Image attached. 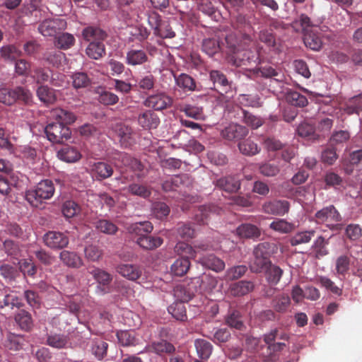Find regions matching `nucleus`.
<instances>
[{
    "label": "nucleus",
    "instance_id": "53",
    "mask_svg": "<svg viewBox=\"0 0 362 362\" xmlns=\"http://www.w3.org/2000/svg\"><path fill=\"white\" fill-rule=\"evenodd\" d=\"M89 273L93 275L98 284L103 286L108 285L112 280V276L110 274L99 268H94Z\"/></svg>",
    "mask_w": 362,
    "mask_h": 362
},
{
    "label": "nucleus",
    "instance_id": "25",
    "mask_svg": "<svg viewBox=\"0 0 362 362\" xmlns=\"http://www.w3.org/2000/svg\"><path fill=\"white\" fill-rule=\"evenodd\" d=\"M14 319L21 329L25 332H30L34 327L32 315L25 310H20L15 315Z\"/></svg>",
    "mask_w": 362,
    "mask_h": 362
},
{
    "label": "nucleus",
    "instance_id": "1",
    "mask_svg": "<svg viewBox=\"0 0 362 362\" xmlns=\"http://www.w3.org/2000/svg\"><path fill=\"white\" fill-rule=\"evenodd\" d=\"M276 249V247L274 243L268 242L257 245L253 249L252 258L249 264L250 271L252 273L259 274L267 269L272 263L270 258Z\"/></svg>",
    "mask_w": 362,
    "mask_h": 362
},
{
    "label": "nucleus",
    "instance_id": "10",
    "mask_svg": "<svg viewBox=\"0 0 362 362\" xmlns=\"http://www.w3.org/2000/svg\"><path fill=\"white\" fill-rule=\"evenodd\" d=\"M115 132L121 145L125 148L134 145L136 141L137 134L132 127L124 124H117L115 127Z\"/></svg>",
    "mask_w": 362,
    "mask_h": 362
},
{
    "label": "nucleus",
    "instance_id": "9",
    "mask_svg": "<svg viewBox=\"0 0 362 362\" xmlns=\"http://www.w3.org/2000/svg\"><path fill=\"white\" fill-rule=\"evenodd\" d=\"M248 133L249 130L246 127L231 123L221 132V136L226 140L238 141L245 139Z\"/></svg>",
    "mask_w": 362,
    "mask_h": 362
},
{
    "label": "nucleus",
    "instance_id": "63",
    "mask_svg": "<svg viewBox=\"0 0 362 362\" xmlns=\"http://www.w3.org/2000/svg\"><path fill=\"white\" fill-rule=\"evenodd\" d=\"M286 100L294 106L305 107L308 104L307 98L297 91L288 93Z\"/></svg>",
    "mask_w": 362,
    "mask_h": 362
},
{
    "label": "nucleus",
    "instance_id": "44",
    "mask_svg": "<svg viewBox=\"0 0 362 362\" xmlns=\"http://www.w3.org/2000/svg\"><path fill=\"white\" fill-rule=\"evenodd\" d=\"M202 49L209 56H214L220 50L218 40L216 37L204 38L202 41Z\"/></svg>",
    "mask_w": 362,
    "mask_h": 362
},
{
    "label": "nucleus",
    "instance_id": "39",
    "mask_svg": "<svg viewBox=\"0 0 362 362\" xmlns=\"http://www.w3.org/2000/svg\"><path fill=\"white\" fill-rule=\"evenodd\" d=\"M204 336L211 339L216 345L221 346L222 344H225L230 340L231 333L228 328L221 327L216 329L212 336Z\"/></svg>",
    "mask_w": 362,
    "mask_h": 362
},
{
    "label": "nucleus",
    "instance_id": "30",
    "mask_svg": "<svg viewBox=\"0 0 362 362\" xmlns=\"http://www.w3.org/2000/svg\"><path fill=\"white\" fill-rule=\"evenodd\" d=\"M315 217L318 222L323 223L325 221H339L340 215L334 206H329L318 211Z\"/></svg>",
    "mask_w": 362,
    "mask_h": 362
},
{
    "label": "nucleus",
    "instance_id": "16",
    "mask_svg": "<svg viewBox=\"0 0 362 362\" xmlns=\"http://www.w3.org/2000/svg\"><path fill=\"white\" fill-rule=\"evenodd\" d=\"M255 78L263 77L266 78H273L274 80L281 82L284 79V75L271 66H264L251 70Z\"/></svg>",
    "mask_w": 362,
    "mask_h": 362
},
{
    "label": "nucleus",
    "instance_id": "18",
    "mask_svg": "<svg viewBox=\"0 0 362 362\" xmlns=\"http://www.w3.org/2000/svg\"><path fill=\"white\" fill-rule=\"evenodd\" d=\"M218 281L216 278L209 274H203L192 279V284H194L200 291L211 292L217 286Z\"/></svg>",
    "mask_w": 362,
    "mask_h": 362
},
{
    "label": "nucleus",
    "instance_id": "27",
    "mask_svg": "<svg viewBox=\"0 0 362 362\" xmlns=\"http://www.w3.org/2000/svg\"><path fill=\"white\" fill-rule=\"evenodd\" d=\"M69 337L68 335L50 332L47 334L46 344L55 349L66 348L69 344Z\"/></svg>",
    "mask_w": 362,
    "mask_h": 362
},
{
    "label": "nucleus",
    "instance_id": "41",
    "mask_svg": "<svg viewBox=\"0 0 362 362\" xmlns=\"http://www.w3.org/2000/svg\"><path fill=\"white\" fill-rule=\"evenodd\" d=\"M44 59L54 66L59 67L65 64L66 55L62 51L52 50L45 54Z\"/></svg>",
    "mask_w": 362,
    "mask_h": 362
},
{
    "label": "nucleus",
    "instance_id": "45",
    "mask_svg": "<svg viewBox=\"0 0 362 362\" xmlns=\"http://www.w3.org/2000/svg\"><path fill=\"white\" fill-rule=\"evenodd\" d=\"M269 228L281 233H289L294 230L295 226L285 219L277 218L270 223Z\"/></svg>",
    "mask_w": 362,
    "mask_h": 362
},
{
    "label": "nucleus",
    "instance_id": "11",
    "mask_svg": "<svg viewBox=\"0 0 362 362\" xmlns=\"http://www.w3.org/2000/svg\"><path fill=\"white\" fill-rule=\"evenodd\" d=\"M43 240L45 244L52 249H62L69 243V239L65 233L54 230L46 233L43 236Z\"/></svg>",
    "mask_w": 362,
    "mask_h": 362
},
{
    "label": "nucleus",
    "instance_id": "37",
    "mask_svg": "<svg viewBox=\"0 0 362 362\" xmlns=\"http://www.w3.org/2000/svg\"><path fill=\"white\" fill-rule=\"evenodd\" d=\"M60 259L66 266L74 268H78L83 264L82 259L74 252L63 250L59 255Z\"/></svg>",
    "mask_w": 362,
    "mask_h": 362
},
{
    "label": "nucleus",
    "instance_id": "42",
    "mask_svg": "<svg viewBox=\"0 0 362 362\" xmlns=\"http://www.w3.org/2000/svg\"><path fill=\"white\" fill-rule=\"evenodd\" d=\"M190 267V262L187 258H179L171 265V272L178 276H182L187 274Z\"/></svg>",
    "mask_w": 362,
    "mask_h": 362
},
{
    "label": "nucleus",
    "instance_id": "13",
    "mask_svg": "<svg viewBox=\"0 0 362 362\" xmlns=\"http://www.w3.org/2000/svg\"><path fill=\"white\" fill-rule=\"evenodd\" d=\"M148 61V53L143 49L132 47L126 53L125 63L129 66H142Z\"/></svg>",
    "mask_w": 362,
    "mask_h": 362
},
{
    "label": "nucleus",
    "instance_id": "29",
    "mask_svg": "<svg viewBox=\"0 0 362 362\" xmlns=\"http://www.w3.org/2000/svg\"><path fill=\"white\" fill-rule=\"evenodd\" d=\"M30 76L35 83L41 86L49 82L51 77V69L47 67L33 66Z\"/></svg>",
    "mask_w": 362,
    "mask_h": 362
},
{
    "label": "nucleus",
    "instance_id": "20",
    "mask_svg": "<svg viewBox=\"0 0 362 362\" xmlns=\"http://www.w3.org/2000/svg\"><path fill=\"white\" fill-rule=\"evenodd\" d=\"M135 243L144 250H153L163 244V240L159 236H153L151 235L150 233H146L144 236L136 238Z\"/></svg>",
    "mask_w": 362,
    "mask_h": 362
},
{
    "label": "nucleus",
    "instance_id": "46",
    "mask_svg": "<svg viewBox=\"0 0 362 362\" xmlns=\"http://www.w3.org/2000/svg\"><path fill=\"white\" fill-rule=\"evenodd\" d=\"M175 252L182 258H194L196 257V250L189 245L185 242H179L174 247Z\"/></svg>",
    "mask_w": 362,
    "mask_h": 362
},
{
    "label": "nucleus",
    "instance_id": "60",
    "mask_svg": "<svg viewBox=\"0 0 362 362\" xmlns=\"http://www.w3.org/2000/svg\"><path fill=\"white\" fill-rule=\"evenodd\" d=\"M127 190L132 194L139 196L144 199L149 197L151 194V189L148 187L136 183L129 185L127 187Z\"/></svg>",
    "mask_w": 362,
    "mask_h": 362
},
{
    "label": "nucleus",
    "instance_id": "8",
    "mask_svg": "<svg viewBox=\"0 0 362 362\" xmlns=\"http://www.w3.org/2000/svg\"><path fill=\"white\" fill-rule=\"evenodd\" d=\"M66 21L59 18H47L38 26L39 32L45 37H53L61 30L66 28Z\"/></svg>",
    "mask_w": 362,
    "mask_h": 362
},
{
    "label": "nucleus",
    "instance_id": "64",
    "mask_svg": "<svg viewBox=\"0 0 362 362\" xmlns=\"http://www.w3.org/2000/svg\"><path fill=\"white\" fill-rule=\"evenodd\" d=\"M95 227L101 233L108 235H114L118 230V228L115 224L106 219H102L97 221Z\"/></svg>",
    "mask_w": 362,
    "mask_h": 362
},
{
    "label": "nucleus",
    "instance_id": "12",
    "mask_svg": "<svg viewBox=\"0 0 362 362\" xmlns=\"http://www.w3.org/2000/svg\"><path fill=\"white\" fill-rule=\"evenodd\" d=\"M290 204L286 200H272L266 202L262 204V211L267 214L274 216H284L288 213Z\"/></svg>",
    "mask_w": 362,
    "mask_h": 362
},
{
    "label": "nucleus",
    "instance_id": "21",
    "mask_svg": "<svg viewBox=\"0 0 362 362\" xmlns=\"http://www.w3.org/2000/svg\"><path fill=\"white\" fill-rule=\"evenodd\" d=\"M153 229L152 223L149 221L136 222L128 226L127 230L132 235L134 240L146 233H151Z\"/></svg>",
    "mask_w": 362,
    "mask_h": 362
},
{
    "label": "nucleus",
    "instance_id": "40",
    "mask_svg": "<svg viewBox=\"0 0 362 362\" xmlns=\"http://www.w3.org/2000/svg\"><path fill=\"white\" fill-rule=\"evenodd\" d=\"M263 272L265 274L267 281L273 285H276L280 281L284 273L283 270L279 266L273 264L272 263H271L269 267L264 270Z\"/></svg>",
    "mask_w": 362,
    "mask_h": 362
},
{
    "label": "nucleus",
    "instance_id": "52",
    "mask_svg": "<svg viewBox=\"0 0 362 362\" xmlns=\"http://www.w3.org/2000/svg\"><path fill=\"white\" fill-rule=\"evenodd\" d=\"M238 148L240 151L245 156H252L259 153V148L257 144L250 139L245 140L239 143Z\"/></svg>",
    "mask_w": 362,
    "mask_h": 362
},
{
    "label": "nucleus",
    "instance_id": "54",
    "mask_svg": "<svg viewBox=\"0 0 362 362\" xmlns=\"http://www.w3.org/2000/svg\"><path fill=\"white\" fill-rule=\"evenodd\" d=\"M117 337L119 343L123 346H135L136 344V339L133 332H117Z\"/></svg>",
    "mask_w": 362,
    "mask_h": 362
},
{
    "label": "nucleus",
    "instance_id": "48",
    "mask_svg": "<svg viewBox=\"0 0 362 362\" xmlns=\"http://www.w3.org/2000/svg\"><path fill=\"white\" fill-rule=\"evenodd\" d=\"M98 101L104 105H113L118 103L119 97L107 90L100 88L97 90Z\"/></svg>",
    "mask_w": 362,
    "mask_h": 362
},
{
    "label": "nucleus",
    "instance_id": "49",
    "mask_svg": "<svg viewBox=\"0 0 362 362\" xmlns=\"http://www.w3.org/2000/svg\"><path fill=\"white\" fill-rule=\"evenodd\" d=\"M149 349L157 354H162L173 352L175 347L172 344L165 340H160L153 342L149 346Z\"/></svg>",
    "mask_w": 362,
    "mask_h": 362
},
{
    "label": "nucleus",
    "instance_id": "6",
    "mask_svg": "<svg viewBox=\"0 0 362 362\" xmlns=\"http://www.w3.org/2000/svg\"><path fill=\"white\" fill-rule=\"evenodd\" d=\"M47 139L54 144H59L67 140L71 136V130L68 126L58 122L49 123L45 128Z\"/></svg>",
    "mask_w": 362,
    "mask_h": 362
},
{
    "label": "nucleus",
    "instance_id": "50",
    "mask_svg": "<svg viewBox=\"0 0 362 362\" xmlns=\"http://www.w3.org/2000/svg\"><path fill=\"white\" fill-rule=\"evenodd\" d=\"M72 85L74 88L79 89L88 87L90 84V79L84 72H76L71 76Z\"/></svg>",
    "mask_w": 362,
    "mask_h": 362
},
{
    "label": "nucleus",
    "instance_id": "43",
    "mask_svg": "<svg viewBox=\"0 0 362 362\" xmlns=\"http://www.w3.org/2000/svg\"><path fill=\"white\" fill-rule=\"evenodd\" d=\"M291 304V299L287 294H280L276 296L272 302L273 308L276 312L285 313Z\"/></svg>",
    "mask_w": 362,
    "mask_h": 362
},
{
    "label": "nucleus",
    "instance_id": "61",
    "mask_svg": "<svg viewBox=\"0 0 362 362\" xmlns=\"http://www.w3.org/2000/svg\"><path fill=\"white\" fill-rule=\"evenodd\" d=\"M197 9L204 15L211 16L216 12V8L211 0H194Z\"/></svg>",
    "mask_w": 362,
    "mask_h": 362
},
{
    "label": "nucleus",
    "instance_id": "28",
    "mask_svg": "<svg viewBox=\"0 0 362 362\" xmlns=\"http://www.w3.org/2000/svg\"><path fill=\"white\" fill-rule=\"evenodd\" d=\"M303 41L305 45L313 51H319L322 47V41L316 28L306 31L304 33Z\"/></svg>",
    "mask_w": 362,
    "mask_h": 362
},
{
    "label": "nucleus",
    "instance_id": "5",
    "mask_svg": "<svg viewBox=\"0 0 362 362\" xmlns=\"http://www.w3.org/2000/svg\"><path fill=\"white\" fill-rule=\"evenodd\" d=\"M210 81L213 83L214 89L221 95H225L226 100L233 96L232 82L229 81L226 76L221 71L211 70L209 72Z\"/></svg>",
    "mask_w": 362,
    "mask_h": 362
},
{
    "label": "nucleus",
    "instance_id": "26",
    "mask_svg": "<svg viewBox=\"0 0 362 362\" xmlns=\"http://www.w3.org/2000/svg\"><path fill=\"white\" fill-rule=\"evenodd\" d=\"M83 38L88 42L104 41L106 33L98 26H88L82 31Z\"/></svg>",
    "mask_w": 362,
    "mask_h": 362
},
{
    "label": "nucleus",
    "instance_id": "38",
    "mask_svg": "<svg viewBox=\"0 0 362 362\" xmlns=\"http://www.w3.org/2000/svg\"><path fill=\"white\" fill-rule=\"evenodd\" d=\"M168 313L177 320L182 322L187 320V309L185 303L175 302L168 308Z\"/></svg>",
    "mask_w": 362,
    "mask_h": 362
},
{
    "label": "nucleus",
    "instance_id": "3",
    "mask_svg": "<svg viewBox=\"0 0 362 362\" xmlns=\"http://www.w3.org/2000/svg\"><path fill=\"white\" fill-rule=\"evenodd\" d=\"M231 35L227 36L226 40L228 45L233 48L232 61L233 64L236 66L250 65L252 63H256L259 57L257 52L251 49L242 48L241 45L237 42L235 43L230 42Z\"/></svg>",
    "mask_w": 362,
    "mask_h": 362
},
{
    "label": "nucleus",
    "instance_id": "34",
    "mask_svg": "<svg viewBox=\"0 0 362 362\" xmlns=\"http://www.w3.org/2000/svg\"><path fill=\"white\" fill-rule=\"evenodd\" d=\"M52 116L57 122L65 126L74 123L76 119L73 112L61 108L54 110Z\"/></svg>",
    "mask_w": 362,
    "mask_h": 362
},
{
    "label": "nucleus",
    "instance_id": "17",
    "mask_svg": "<svg viewBox=\"0 0 362 362\" xmlns=\"http://www.w3.org/2000/svg\"><path fill=\"white\" fill-rule=\"evenodd\" d=\"M22 306L23 303L21 299L9 288H6L4 291L0 293V308L8 307L13 309Z\"/></svg>",
    "mask_w": 362,
    "mask_h": 362
},
{
    "label": "nucleus",
    "instance_id": "23",
    "mask_svg": "<svg viewBox=\"0 0 362 362\" xmlns=\"http://www.w3.org/2000/svg\"><path fill=\"white\" fill-rule=\"evenodd\" d=\"M194 345L200 359L207 361L210 358L214 351V346L210 341L204 339H197L194 341Z\"/></svg>",
    "mask_w": 362,
    "mask_h": 362
},
{
    "label": "nucleus",
    "instance_id": "7",
    "mask_svg": "<svg viewBox=\"0 0 362 362\" xmlns=\"http://www.w3.org/2000/svg\"><path fill=\"white\" fill-rule=\"evenodd\" d=\"M173 100L163 91H158L148 95L144 101V105L148 108L156 111H162L170 107Z\"/></svg>",
    "mask_w": 362,
    "mask_h": 362
},
{
    "label": "nucleus",
    "instance_id": "32",
    "mask_svg": "<svg viewBox=\"0 0 362 362\" xmlns=\"http://www.w3.org/2000/svg\"><path fill=\"white\" fill-rule=\"evenodd\" d=\"M254 288V284L250 281H240L230 286V293L233 296H242L247 294Z\"/></svg>",
    "mask_w": 362,
    "mask_h": 362
},
{
    "label": "nucleus",
    "instance_id": "36",
    "mask_svg": "<svg viewBox=\"0 0 362 362\" xmlns=\"http://www.w3.org/2000/svg\"><path fill=\"white\" fill-rule=\"evenodd\" d=\"M315 235V230L298 231L290 238L289 243L292 246L306 244L310 242Z\"/></svg>",
    "mask_w": 362,
    "mask_h": 362
},
{
    "label": "nucleus",
    "instance_id": "55",
    "mask_svg": "<svg viewBox=\"0 0 362 362\" xmlns=\"http://www.w3.org/2000/svg\"><path fill=\"white\" fill-rule=\"evenodd\" d=\"M81 211L80 206L74 201H66L63 204L62 213L66 218L78 215Z\"/></svg>",
    "mask_w": 362,
    "mask_h": 362
},
{
    "label": "nucleus",
    "instance_id": "58",
    "mask_svg": "<svg viewBox=\"0 0 362 362\" xmlns=\"http://www.w3.org/2000/svg\"><path fill=\"white\" fill-rule=\"evenodd\" d=\"M153 34L162 39L173 38L175 36V33L173 30L170 23L165 21L162 22Z\"/></svg>",
    "mask_w": 362,
    "mask_h": 362
},
{
    "label": "nucleus",
    "instance_id": "31",
    "mask_svg": "<svg viewBox=\"0 0 362 362\" xmlns=\"http://www.w3.org/2000/svg\"><path fill=\"white\" fill-rule=\"evenodd\" d=\"M199 262L201 264L211 270H214L216 272H221L225 268L224 262L218 258L213 254L207 255L206 256L202 257Z\"/></svg>",
    "mask_w": 362,
    "mask_h": 362
},
{
    "label": "nucleus",
    "instance_id": "22",
    "mask_svg": "<svg viewBox=\"0 0 362 362\" xmlns=\"http://www.w3.org/2000/svg\"><path fill=\"white\" fill-rule=\"evenodd\" d=\"M216 186L226 192H236L240 187V179L235 176H227L218 179Z\"/></svg>",
    "mask_w": 362,
    "mask_h": 362
},
{
    "label": "nucleus",
    "instance_id": "2",
    "mask_svg": "<svg viewBox=\"0 0 362 362\" xmlns=\"http://www.w3.org/2000/svg\"><path fill=\"white\" fill-rule=\"evenodd\" d=\"M54 183L50 180H43L34 189L25 193L26 200L34 207H40L43 202L51 199L54 194Z\"/></svg>",
    "mask_w": 362,
    "mask_h": 362
},
{
    "label": "nucleus",
    "instance_id": "56",
    "mask_svg": "<svg viewBox=\"0 0 362 362\" xmlns=\"http://www.w3.org/2000/svg\"><path fill=\"white\" fill-rule=\"evenodd\" d=\"M1 54L5 59L16 61L21 55V51L15 45H8L3 46L1 49Z\"/></svg>",
    "mask_w": 362,
    "mask_h": 362
},
{
    "label": "nucleus",
    "instance_id": "35",
    "mask_svg": "<svg viewBox=\"0 0 362 362\" xmlns=\"http://www.w3.org/2000/svg\"><path fill=\"white\" fill-rule=\"evenodd\" d=\"M236 232L238 236L243 238H255L260 235V230L255 225L243 223L239 226Z\"/></svg>",
    "mask_w": 362,
    "mask_h": 362
},
{
    "label": "nucleus",
    "instance_id": "62",
    "mask_svg": "<svg viewBox=\"0 0 362 362\" xmlns=\"http://www.w3.org/2000/svg\"><path fill=\"white\" fill-rule=\"evenodd\" d=\"M31 69V63L24 59H19L15 61V73L18 76H30Z\"/></svg>",
    "mask_w": 362,
    "mask_h": 362
},
{
    "label": "nucleus",
    "instance_id": "51",
    "mask_svg": "<svg viewBox=\"0 0 362 362\" xmlns=\"http://www.w3.org/2000/svg\"><path fill=\"white\" fill-rule=\"evenodd\" d=\"M75 44V37L72 34L63 33L56 39V45L61 49H68Z\"/></svg>",
    "mask_w": 362,
    "mask_h": 362
},
{
    "label": "nucleus",
    "instance_id": "14",
    "mask_svg": "<svg viewBox=\"0 0 362 362\" xmlns=\"http://www.w3.org/2000/svg\"><path fill=\"white\" fill-rule=\"evenodd\" d=\"M137 122L145 129H156L160 124V118L153 110H146L139 114Z\"/></svg>",
    "mask_w": 362,
    "mask_h": 362
},
{
    "label": "nucleus",
    "instance_id": "59",
    "mask_svg": "<svg viewBox=\"0 0 362 362\" xmlns=\"http://www.w3.org/2000/svg\"><path fill=\"white\" fill-rule=\"evenodd\" d=\"M156 82V77L153 74H147L138 81L137 86L144 92L151 91L154 88Z\"/></svg>",
    "mask_w": 362,
    "mask_h": 362
},
{
    "label": "nucleus",
    "instance_id": "4",
    "mask_svg": "<svg viewBox=\"0 0 362 362\" xmlns=\"http://www.w3.org/2000/svg\"><path fill=\"white\" fill-rule=\"evenodd\" d=\"M32 98L30 91L21 86H17L13 89L5 87L0 88V103L6 105H11L16 101L29 104L32 102Z\"/></svg>",
    "mask_w": 362,
    "mask_h": 362
},
{
    "label": "nucleus",
    "instance_id": "19",
    "mask_svg": "<svg viewBox=\"0 0 362 362\" xmlns=\"http://www.w3.org/2000/svg\"><path fill=\"white\" fill-rule=\"evenodd\" d=\"M197 292V286L192 284L187 286L178 285L174 289V295L180 302L185 303L190 300Z\"/></svg>",
    "mask_w": 362,
    "mask_h": 362
},
{
    "label": "nucleus",
    "instance_id": "15",
    "mask_svg": "<svg viewBox=\"0 0 362 362\" xmlns=\"http://www.w3.org/2000/svg\"><path fill=\"white\" fill-rule=\"evenodd\" d=\"M116 271L123 277L130 281H136L142 274L139 265L133 264H120L116 267Z\"/></svg>",
    "mask_w": 362,
    "mask_h": 362
},
{
    "label": "nucleus",
    "instance_id": "24",
    "mask_svg": "<svg viewBox=\"0 0 362 362\" xmlns=\"http://www.w3.org/2000/svg\"><path fill=\"white\" fill-rule=\"evenodd\" d=\"M36 94L39 100L46 106L53 105L57 99L55 90L45 85L38 86Z\"/></svg>",
    "mask_w": 362,
    "mask_h": 362
},
{
    "label": "nucleus",
    "instance_id": "57",
    "mask_svg": "<svg viewBox=\"0 0 362 362\" xmlns=\"http://www.w3.org/2000/svg\"><path fill=\"white\" fill-rule=\"evenodd\" d=\"M279 167L276 163V160H269L259 166L260 173L264 176H275L279 172Z\"/></svg>",
    "mask_w": 362,
    "mask_h": 362
},
{
    "label": "nucleus",
    "instance_id": "33",
    "mask_svg": "<svg viewBox=\"0 0 362 362\" xmlns=\"http://www.w3.org/2000/svg\"><path fill=\"white\" fill-rule=\"evenodd\" d=\"M86 54L91 59H99L106 54L103 41L90 42L86 49Z\"/></svg>",
    "mask_w": 362,
    "mask_h": 362
},
{
    "label": "nucleus",
    "instance_id": "47",
    "mask_svg": "<svg viewBox=\"0 0 362 362\" xmlns=\"http://www.w3.org/2000/svg\"><path fill=\"white\" fill-rule=\"evenodd\" d=\"M176 84L180 88L192 91L196 88V84L194 78L186 74H181L177 76H175Z\"/></svg>",
    "mask_w": 362,
    "mask_h": 362
}]
</instances>
